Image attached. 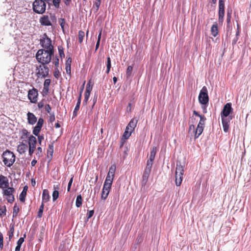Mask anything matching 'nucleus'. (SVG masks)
<instances>
[{"label": "nucleus", "instance_id": "nucleus-1", "mask_svg": "<svg viewBox=\"0 0 251 251\" xmlns=\"http://www.w3.org/2000/svg\"><path fill=\"white\" fill-rule=\"evenodd\" d=\"M54 55V50L40 49L36 54V58L37 61L43 65L49 64Z\"/></svg>", "mask_w": 251, "mask_h": 251}, {"label": "nucleus", "instance_id": "nucleus-2", "mask_svg": "<svg viewBox=\"0 0 251 251\" xmlns=\"http://www.w3.org/2000/svg\"><path fill=\"white\" fill-rule=\"evenodd\" d=\"M3 162L5 166L10 167L15 161L16 156L13 152L9 150L4 151L2 154Z\"/></svg>", "mask_w": 251, "mask_h": 251}, {"label": "nucleus", "instance_id": "nucleus-3", "mask_svg": "<svg viewBox=\"0 0 251 251\" xmlns=\"http://www.w3.org/2000/svg\"><path fill=\"white\" fill-rule=\"evenodd\" d=\"M137 122L138 120L136 118H133L130 121L123 135V137L125 139H128L131 136V133L134 131L137 126Z\"/></svg>", "mask_w": 251, "mask_h": 251}, {"label": "nucleus", "instance_id": "nucleus-4", "mask_svg": "<svg viewBox=\"0 0 251 251\" xmlns=\"http://www.w3.org/2000/svg\"><path fill=\"white\" fill-rule=\"evenodd\" d=\"M46 9V3L43 0H35L32 3L33 11L39 14L45 13Z\"/></svg>", "mask_w": 251, "mask_h": 251}, {"label": "nucleus", "instance_id": "nucleus-5", "mask_svg": "<svg viewBox=\"0 0 251 251\" xmlns=\"http://www.w3.org/2000/svg\"><path fill=\"white\" fill-rule=\"evenodd\" d=\"M40 43L45 50H54L53 46L51 45V40L46 33L44 34L42 38L40 39Z\"/></svg>", "mask_w": 251, "mask_h": 251}, {"label": "nucleus", "instance_id": "nucleus-6", "mask_svg": "<svg viewBox=\"0 0 251 251\" xmlns=\"http://www.w3.org/2000/svg\"><path fill=\"white\" fill-rule=\"evenodd\" d=\"M198 99L199 102L201 105L208 104L209 97L208 95V91L205 86H203L200 91Z\"/></svg>", "mask_w": 251, "mask_h": 251}, {"label": "nucleus", "instance_id": "nucleus-7", "mask_svg": "<svg viewBox=\"0 0 251 251\" xmlns=\"http://www.w3.org/2000/svg\"><path fill=\"white\" fill-rule=\"evenodd\" d=\"M15 192V189L13 187H7L6 189L3 190V194L6 196V199L8 202L12 203L15 200L13 193Z\"/></svg>", "mask_w": 251, "mask_h": 251}, {"label": "nucleus", "instance_id": "nucleus-8", "mask_svg": "<svg viewBox=\"0 0 251 251\" xmlns=\"http://www.w3.org/2000/svg\"><path fill=\"white\" fill-rule=\"evenodd\" d=\"M37 70H38L36 73L38 77L41 76L43 78H45L49 76V69L47 66H44V67L42 68V66L40 65L37 68Z\"/></svg>", "mask_w": 251, "mask_h": 251}, {"label": "nucleus", "instance_id": "nucleus-9", "mask_svg": "<svg viewBox=\"0 0 251 251\" xmlns=\"http://www.w3.org/2000/svg\"><path fill=\"white\" fill-rule=\"evenodd\" d=\"M38 96V91L34 88L29 90L28 92V98L31 103H35L37 102Z\"/></svg>", "mask_w": 251, "mask_h": 251}, {"label": "nucleus", "instance_id": "nucleus-10", "mask_svg": "<svg viewBox=\"0 0 251 251\" xmlns=\"http://www.w3.org/2000/svg\"><path fill=\"white\" fill-rule=\"evenodd\" d=\"M233 108H232V104L230 102L226 103L223 107V110L221 112V117H228L229 116L230 114L232 113Z\"/></svg>", "mask_w": 251, "mask_h": 251}, {"label": "nucleus", "instance_id": "nucleus-11", "mask_svg": "<svg viewBox=\"0 0 251 251\" xmlns=\"http://www.w3.org/2000/svg\"><path fill=\"white\" fill-rule=\"evenodd\" d=\"M39 22L41 25L44 26H51V23L49 17L48 15H44L39 19Z\"/></svg>", "mask_w": 251, "mask_h": 251}, {"label": "nucleus", "instance_id": "nucleus-12", "mask_svg": "<svg viewBox=\"0 0 251 251\" xmlns=\"http://www.w3.org/2000/svg\"><path fill=\"white\" fill-rule=\"evenodd\" d=\"M9 186L8 179L6 176L2 175H0V188H3L8 187Z\"/></svg>", "mask_w": 251, "mask_h": 251}, {"label": "nucleus", "instance_id": "nucleus-13", "mask_svg": "<svg viewBox=\"0 0 251 251\" xmlns=\"http://www.w3.org/2000/svg\"><path fill=\"white\" fill-rule=\"evenodd\" d=\"M28 123L30 125H33L37 122V118L34 114L28 112L27 113Z\"/></svg>", "mask_w": 251, "mask_h": 251}, {"label": "nucleus", "instance_id": "nucleus-14", "mask_svg": "<svg viewBox=\"0 0 251 251\" xmlns=\"http://www.w3.org/2000/svg\"><path fill=\"white\" fill-rule=\"evenodd\" d=\"M184 173V166L181 164L180 162L177 161L176 164V175L183 176Z\"/></svg>", "mask_w": 251, "mask_h": 251}, {"label": "nucleus", "instance_id": "nucleus-15", "mask_svg": "<svg viewBox=\"0 0 251 251\" xmlns=\"http://www.w3.org/2000/svg\"><path fill=\"white\" fill-rule=\"evenodd\" d=\"M51 82V80L50 79H45L44 83V88L43 90V93H44L43 95H46L49 93V86Z\"/></svg>", "mask_w": 251, "mask_h": 251}, {"label": "nucleus", "instance_id": "nucleus-16", "mask_svg": "<svg viewBox=\"0 0 251 251\" xmlns=\"http://www.w3.org/2000/svg\"><path fill=\"white\" fill-rule=\"evenodd\" d=\"M50 197L49 194V192L48 190L44 189L43 191L42 194V203L48 202Z\"/></svg>", "mask_w": 251, "mask_h": 251}, {"label": "nucleus", "instance_id": "nucleus-17", "mask_svg": "<svg viewBox=\"0 0 251 251\" xmlns=\"http://www.w3.org/2000/svg\"><path fill=\"white\" fill-rule=\"evenodd\" d=\"M71 63L72 59L71 57H69L66 61L65 63V69L67 74H71Z\"/></svg>", "mask_w": 251, "mask_h": 251}, {"label": "nucleus", "instance_id": "nucleus-18", "mask_svg": "<svg viewBox=\"0 0 251 251\" xmlns=\"http://www.w3.org/2000/svg\"><path fill=\"white\" fill-rule=\"evenodd\" d=\"M27 188H28L27 186H25L24 187L22 192L20 194L19 200L22 202H25V196L26 195V192H27Z\"/></svg>", "mask_w": 251, "mask_h": 251}, {"label": "nucleus", "instance_id": "nucleus-19", "mask_svg": "<svg viewBox=\"0 0 251 251\" xmlns=\"http://www.w3.org/2000/svg\"><path fill=\"white\" fill-rule=\"evenodd\" d=\"M27 148V146L26 144L22 143L18 145L17 147V151L20 154H23L25 152V150Z\"/></svg>", "mask_w": 251, "mask_h": 251}, {"label": "nucleus", "instance_id": "nucleus-20", "mask_svg": "<svg viewBox=\"0 0 251 251\" xmlns=\"http://www.w3.org/2000/svg\"><path fill=\"white\" fill-rule=\"evenodd\" d=\"M37 143V140L35 136L30 135L28 138V145L30 147H35Z\"/></svg>", "mask_w": 251, "mask_h": 251}, {"label": "nucleus", "instance_id": "nucleus-21", "mask_svg": "<svg viewBox=\"0 0 251 251\" xmlns=\"http://www.w3.org/2000/svg\"><path fill=\"white\" fill-rule=\"evenodd\" d=\"M203 126H197V127L195 131V138H198L199 136L202 133L203 131Z\"/></svg>", "mask_w": 251, "mask_h": 251}, {"label": "nucleus", "instance_id": "nucleus-22", "mask_svg": "<svg viewBox=\"0 0 251 251\" xmlns=\"http://www.w3.org/2000/svg\"><path fill=\"white\" fill-rule=\"evenodd\" d=\"M112 183L111 182H104L103 186V193L105 191H107L108 193H109L110 190L111 188Z\"/></svg>", "mask_w": 251, "mask_h": 251}, {"label": "nucleus", "instance_id": "nucleus-23", "mask_svg": "<svg viewBox=\"0 0 251 251\" xmlns=\"http://www.w3.org/2000/svg\"><path fill=\"white\" fill-rule=\"evenodd\" d=\"M211 34L214 36L216 37L218 33V26L216 23L213 24L211 27Z\"/></svg>", "mask_w": 251, "mask_h": 251}, {"label": "nucleus", "instance_id": "nucleus-24", "mask_svg": "<svg viewBox=\"0 0 251 251\" xmlns=\"http://www.w3.org/2000/svg\"><path fill=\"white\" fill-rule=\"evenodd\" d=\"M156 151H157L156 147H152L151 150V152H150L149 159H151L152 160H154L155 156V155L156 153Z\"/></svg>", "mask_w": 251, "mask_h": 251}, {"label": "nucleus", "instance_id": "nucleus-25", "mask_svg": "<svg viewBox=\"0 0 251 251\" xmlns=\"http://www.w3.org/2000/svg\"><path fill=\"white\" fill-rule=\"evenodd\" d=\"M225 12V0H219V11Z\"/></svg>", "mask_w": 251, "mask_h": 251}, {"label": "nucleus", "instance_id": "nucleus-26", "mask_svg": "<svg viewBox=\"0 0 251 251\" xmlns=\"http://www.w3.org/2000/svg\"><path fill=\"white\" fill-rule=\"evenodd\" d=\"M82 198L81 195H78L76 197L75 205L77 207H80L82 205Z\"/></svg>", "mask_w": 251, "mask_h": 251}, {"label": "nucleus", "instance_id": "nucleus-27", "mask_svg": "<svg viewBox=\"0 0 251 251\" xmlns=\"http://www.w3.org/2000/svg\"><path fill=\"white\" fill-rule=\"evenodd\" d=\"M183 176H179L176 175V185L177 186H179L182 182Z\"/></svg>", "mask_w": 251, "mask_h": 251}, {"label": "nucleus", "instance_id": "nucleus-28", "mask_svg": "<svg viewBox=\"0 0 251 251\" xmlns=\"http://www.w3.org/2000/svg\"><path fill=\"white\" fill-rule=\"evenodd\" d=\"M19 211L20 208L19 206L17 203H15L13 207V217H16Z\"/></svg>", "mask_w": 251, "mask_h": 251}, {"label": "nucleus", "instance_id": "nucleus-29", "mask_svg": "<svg viewBox=\"0 0 251 251\" xmlns=\"http://www.w3.org/2000/svg\"><path fill=\"white\" fill-rule=\"evenodd\" d=\"M200 120L199 122L198 126L204 127L206 119L204 115L200 116Z\"/></svg>", "mask_w": 251, "mask_h": 251}, {"label": "nucleus", "instance_id": "nucleus-30", "mask_svg": "<svg viewBox=\"0 0 251 251\" xmlns=\"http://www.w3.org/2000/svg\"><path fill=\"white\" fill-rule=\"evenodd\" d=\"M80 103H81V102H80L79 100H77V103H76L75 107L74 109V110L73 111V116L75 117L77 115V111L79 109Z\"/></svg>", "mask_w": 251, "mask_h": 251}, {"label": "nucleus", "instance_id": "nucleus-31", "mask_svg": "<svg viewBox=\"0 0 251 251\" xmlns=\"http://www.w3.org/2000/svg\"><path fill=\"white\" fill-rule=\"evenodd\" d=\"M232 10L231 9H227V23L229 25L230 23V20L231 18L232 15Z\"/></svg>", "mask_w": 251, "mask_h": 251}, {"label": "nucleus", "instance_id": "nucleus-32", "mask_svg": "<svg viewBox=\"0 0 251 251\" xmlns=\"http://www.w3.org/2000/svg\"><path fill=\"white\" fill-rule=\"evenodd\" d=\"M227 117H221L222 118V124H229V121L230 120L232 119V117L228 116Z\"/></svg>", "mask_w": 251, "mask_h": 251}, {"label": "nucleus", "instance_id": "nucleus-33", "mask_svg": "<svg viewBox=\"0 0 251 251\" xmlns=\"http://www.w3.org/2000/svg\"><path fill=\"white\" fill-rule=\"evenodd\" d=\"M153 161L154 160L151 159H149L147 161V165L145 169L151 171Z\"/></svg>", "mask_w": 251, "mask_h": 251}, {"label": "nucleus", "instance_id": "nucleus-34", "mask_svg": "<svg viewBox=\"0 0 251 251\" xmlns=\"http://www.w3.org/2000/svg\"><path fill=\"white\" fill-rule=\"evenodd\" d=\"M84 35L85 33L84 31L82 30H80L78 31V41L80 43H81L82 42Z\"/></svg>", "mask_w": 251, "mask_h": 251}, {"label": "nucleus", "instance_id": "nucleus-35", "mask_svg": "<svg viewBox=\"0 0 251 251\" xmlns=\"http://www.w3.org/2000/svg\"><path fill=\"white\" fill-rule=\"evenodd\" d=\"M44 204L43 203H42L40 205L39 210L38 211V217L39 218H41L43 215V212L44 210Z\"/></svg>", "mask_w": 251, "mask_h": 251}, {"label": "nucleus", "instance_id": "nucleus-36", "mask_svg": "<svg viewBox=\"0 0 251 251\" xmlns=\"http://www.w3.org/2000/svg\"><path fill=\"white\" fill-rule=\"evenodd\" d=\"M42 128H40L39 127H38V126H35L34 127H33V134L34 135H35V136H38L39 135V132H40L41 131V129Z\"/></svg>", "mask_w": 251, "mask_h": 251}, {"label": "nucleus", "instance_id": "nucleus-37", "mask_svg": "<svg viewBox=\"0 0 251 251\" xmlns=\"http://www.w3.org/2000/svg\"><path fill=\"white\" fill-rule=\"evenodd\" d=\"M59 54L61 58L65 57V54L64 53V49L62 46L58 47Z\"/></svg>", "mask_w": 251, "mask_h": 251}, {"label": "nucleus", "instance_id": "nucleus-38", "mask_svg": "<svg viewBox=\"0 0 251 251\" xmlns=\"http://www.w3.org/2000/svg\"><path fill=\"white\" fill-rule=\"evenodd\" d=\"M133 71V67L132 66H128L126 72V75L127 77H129L132 74Z\"/></svg>", "mask_w": 251, "mask_h": 251}, {"label": "nucleus", "instance_id": "nucleus-39", "mask_svg": "<svg viewBox=\"0 0 251 251\" xmlns=\"http://www.w3.org/2000/svg\"><path fill=\"white\" fill-rule=\"evenodd\" d=\"M22 138H26L30 134V132H29L26 129H23L22 130Z\"/></svg>", "mask_w": 251, "mask_h": 251}, {"label": "nucleus", "instance_id": "nucleus-40", "mask_svg": "<svg viewBox=\"0 0 251 251\" xmlns=\"http://www.w3.org/2000/svg\"><path fill=\"white\" fill-rule=\"evenodd\" d=\"M114 176H113L112 175H109L107 174V175L106 177V179L104 181L107 182H111L112 183L113 181Z\"/></svg>", "mask_w": 251, "mask_h": 251}, {"label": "nucleus", "instance_id": "nucleus-41", "mask_svg": "<svg viewBox=\"0 0 251 251\" xmlns=\"http://www.w3.org/2000/svg\"><path fill=\"white\" fill-rule=\"evenodd\" d=\"M59 192L57 190H54L52 193V199L53 201H56L58 198Z\"/></svg>", "mask_w": 251, "mask_h": 251}, {"label": "nucleus", "instance_id": "nucleus-42", "mask_svg": "<svg viewBox=\"0 0 251 251\" xmlns=\"http://www.w3.org/2000/svg\"><path fill=\"white\" fill-rule=\"evenodd\" d=\"M44 124V119L42 118H40L38 119L37 123L35 126L42 128Z\"/></svg>", "mask_w": 251, "mask_h": 251}, {"label": "nucleus", "instance_id": "nucleus-43", "mask_svg": "<svg viewBox=\"0 0 251 251\" xmlns=\"http://www.w3.org/2000/svg\"><path fill=\"white\" fill-rule=\"evenodd\" d=\"M61 0H52L53 5L56 8H59L60 7Z\"/></svg>", "mask_w": 251, "mask_h": 251}, {"label": "nucleus", "instance_id": "nucleus-44", "mask_svg": "<svg viewBox=\"0 0 251 251\" xmlns=\"http://www.w3.org/2000/svg\"><path fill=\"white\" fill-rule=\"evenodd\" d=\"M219 21L220 23H223L224 21V17L225 16V12H218Z\"/></svg>", "mask_w": 251, "mask_h": 251}, {"label": "nucleus", "instance_id": "nucleus-45", "mask_svg": "<svg viewBox=\"0 0 251 251\" xmlns=\"http://www.w3.org/2000/svg\"><path fill=\"white\" fill-rule=\"evenodd\" d=\"M94 214V211L93 210L88 211L87 214V220L85 222H87L93 216Z\"/></svg>", "mask_w": 251, "mask_h": 251}, {"label": "nucleus", "instance_id": "nucleus-46", "mask_svg": "<svg viewBox=\"0 0 251 251\" xmlns=\"http://www.w3.org/2000/svg\"><path fill=\"white\" fill-rule=\"evenodd\" d=\"M115 172V167L112 166L110 168L108 174L114 176Z\"/></svg>", "mask_w": 251, "mask_h": 251}, {"label": "nucleus", "instance_id": "nucleus-47", "mask_svg": "<svg viewBox=\"0 0 251 251\" xmlns=\"http://www.w3.org/2000/svg\"><path fill=\"white\" fill-rule=\"evenodd\" d=\"M151 171L145 169L142 177L148 179L150 174L151 173Z\"/></svg>", "mask_w": 251, "mask_h": 251}, {"label": "nucleus", "instance_id": "nucleus-48", "mask_svg": "<svg viewBox=\"0 0 251 251\" xmlns=\"http://www.w3.org/2000/svg\"><path fill=\"white\" fill-rule=\"evenodd\" d=\"M25 234H24V237H21L20 238V239L18 240V241H17V245L18 246H20L21 247L22 244L23 243V242H24V238L25 237Z\"/></svg>", "mask_w": 251, "mask_h": 251}, {"label": "nucleus", "instance_id": "nucleus-49", "mask_svg": "<svg viewBox=\"0 0 251 251\" xmlns=\"http://www.w3.org/2000/svg\"><path fill=\"white\" fill-rule=\"evenodd\" d=\"M109 193H108L107 191H105L104 192V194H103V189H102V192H101V199L104 200H106L108 196Z\"/></svg>", "mask_w": 251, "mask_h": 251}, {"label": "nucleus", "instance_id": "nucleus-50", "mask_svg": "<svg viewBox=\"0 0 251 251\" xmlns=\"http://www.w3.org/2000/svg\"><path fill=\"white\" fill-rule=\"evenodd\" d=\"M60 25L61 27V28L63 30H64V25L65 24V19L64 18H61L59 20Z\"/></svg>", "mask_w": 251, "mask_h": 251}, {"label": "nucleus", "instance_id": "nucleus-51", "mask_svg": "<svg viewBox=\"0 0 251 251\" xmlns=\"http://www.w3.org/2000/svg\"><path fill=\"white\" fill-rule=\"evenodd\" d=\"M90 94L85 93L84 94V100H83V103L84 104H86L87 103V101L88 100V99L90 97Z\"/></svg>", "mask_w": 251, "mask_h": 251}, {"label": "nucleus", "instance_id": "nucleus-52", "mask_svg": "<svg viewBox=\"0 0 251 251\" xmlns=\"http://www.w3.org/2000/svg\"><path fill=\"white\" fill-rule=\"evenodd\" d=\"M14 232V226H10L9 237L12 238L13 236V234Z\"/></svg>", "mask_w": 251, "mask_h": 251}, {"label": "nucleus", "instance_id": "nucleus-53", "mask_svg": "<svg viewBox=\"0 0 251 251\" xmlns=\"http://www.w3.org/2000/svg\"><path fill=\"white\" fill-rule=\"evenodd\" d=\"M3 246V237L2 233H0V250H1Z\"/></svg>", "mask_w": 251, "mask_h": 251}, {"label": "nucleus", "instance_id": "nucleus-54", "mask_svg": "<svg viewBox=\"0 0 251 251\" xmlns=\"http://www.w3.org/2000/svg\"><path fill=\"white\" fill-rule=\"evenodd\" d=\"M59 58L56 56L53 59V63L54 64L55 68H58L59 66Z\"/></svg>", "mask_w": 251, "mask_h": 251}, {"label": "nucleus", "instance_id": "nucleus-55", "mask_svg": "<svg viewBox=\"0 0 251 251\" xmlns=\"http://www.w3.org/2000/svg\"><path fill=\"white\" fill-rule=\"evenodd\" d=\"M53 75L55 78H58L60 75V72L58 68H55V71L53 73Z\"/></svg>", "mask_w": 251, "mask_h": 251}, {"label": "nucleus", "instance_id": "nucleus-56", "mask_svg": "<svg viewBox=\"0 0 251 251\" xmlns=\"http://www.w3.org/2000/svg\"><path fill=\"white\" fill-rule=\"evenodd\" d=\"M73 181V177H72L71 178V179H70L69 182L68 184V187H67V191L68 192H69L70 191Z\"/></svg>", "mask_w": 251, "mask_h": 251}, {"label": "nucleus", "instance_id": "nucleus-57", "mask_svg": "<svg viewBox=\"0 0 251 251\" xmlns=\"http://www.w3.org/2000/svg\"><path fill=\"white\" fill-rule=\"evenodd\" d=\"M223 130L224 132H227L229 128V124H222Z\"/></svg>", "mask_w": 251, "mask_h": 251}, {"label": "nucleus", "instance_id": "nucleus-58", "mask_svg": "<svg viewBox=\"0 0 251 251\" xmlns=\"http://www.w3.org/2000/svg\"><path fill=\"white\" fill-rule=\"evenodd\" d=\"M100 3H98V2H95V6H93V8L94 9V10H95V12H97L99 9V7L100 6Z\"/></svg>", "mask_w": 251, "mask_h": 251}, {"label": "nucleus", "instance_id": "nucleus-59", "mask_svg": "<svg viewBox=\"0 0 251 251\" xmlns=\"http://www.w3.org/2000/svg\"><path fill=\"white\" fill-rule=\"evenodd\" d=\"M92 90V88L90 87V86L89 85V82L87 84L86 91L85 92V93L90 94L91 93V91Z\"/></svg>", "mask_w": 251, "mask_h": 251}, {"label": "nucleus", "instance_id": "nucleus-60", "mask_svg": "<svg viewBox=\"0 0 251 251\" xmlns=\"http://www.w3.org/2000/svg\"><path fill=\"white\" fill-rule=\"evenodd\" d=\"M111 59L109 57L107 58V64L106 67L107 68H111Z\"/></svg>", "mask_w": 251, "mask_h": 251}, {"label": "nucleus", "instance_id": "nucleus-61", "mask_svg": "<svg viewBox=\"0 0 251 251\" xmlns=\"http://www.w3.org/2000/svg\"><path fill=\"white\" fill-rule=\"evenodd\" d=\"M45 110L48 113H50V111H51V107L50 106V104H47L46 105H45Z\"/></svg>", "mask_w": 251, "mask_h": 251}, {"label": "nucleus", "instance_id": "nucleus-62", "mask_svg": "<svg viewBox=\"0 0 251 251\" xmlns=\"http://www.w3.org/2000/svg\"><path fill=\"white\" fill-rule=\"evenodd\" d=\"M35 147H30L29 146V154L30 155H31L34 152L35 149Z\"/></svg>", "mask_w": 251, "mask_h": 251}, {"label": "nucleus", "instance_id": "nucleus-63", "mask_svg": "<svg viewBox=\"0 0 251 251\" xmlns=\"http://www.w3.org/2000/svg\"><path fill=\"white\" fill-rule=\"evenodd\" d=\"M55 115L54 113L51 114L50 116L49 121L50 123H53L55 121Z\"/></svg>", "mask_w": 251, "mask_h": 251}, {"label": "nucleus", "instance_id": "nucleus-64", "mask_svg": "<svg viewBox=\"0 0 251 251\" xmlns=\"http://www.w3.org/2000/svg\"><path fill=\"white\" fill-rule=\"evenodd\" d=\"M42 152V149L41 147H38L37 148V152L36 153V155L39 157L41 155V153Z\"/></svg>", "mask_w": 251, "mask_h": 251}]
</instances>
